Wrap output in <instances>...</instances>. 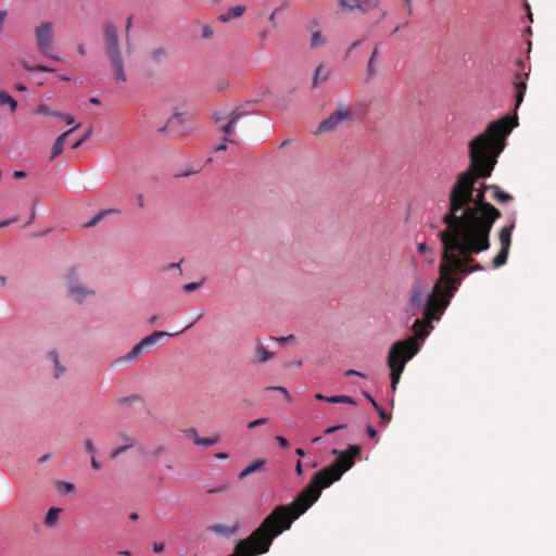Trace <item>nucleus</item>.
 <instances>
[{"instance_id":"nucleus-1","label":"nucleus","mask_w":556,"mask_h":556,"mask_svg":"<svg viewBox=\"0 0 556 556\" xmlns=\"http://www.w3.org/2000/svg\"><path fill=\"white\" fill-rule=\"evenodd\" d=\"M517 116L508 115L488 125L485 130L469 142L470 165L459 174L448 195V211L442 217L445 228L465 231L486 230L490 235L501 212L484 201V189L473 195L478 178L491 176L496 159L504 150L506 137L518 125Z\"/></svg>"},{"instance_id":"nucleus-2","label":"nucleus","mask_w":556,"mask_h":556,"mask_svg":"<svg viewBox=\"0 0 556 556\" xmlns=\"http://www.w3.org/2000/svg\"><path fill=\"white\" fill-rule=\"evenodd\" d=\"M442 243L439 278L450 288V295H454L462 283L458 274H471L484 269L480 263H473V254L489 250L490 235L486 230L465 231L445 228L439 233Z\"/></svg>"},{"instance_id":"nucleus-3","label":"nucleus","mask_w":556,"mask_h":556,"mask_svg":"<svg viewBox=\"0 0 556 556\" xmlns=\"http://www.w3.org/2000/svg\"><path fill=\"white\" fill-rule=\"evenodd\" d=\"M448 290L450 288L441 282L439 278L433 287L432 293L428 295L427 302L424 305V318H417L413 324L415 337L396 341L391 345L387 364L390 368L391 388L393 391L396 390L406 363L419 351L417 339L424 340L428 337L430 330L433 328L432 320L440 319L444 309L450 304V300L453 295H450Z\"/></svg>"},{"instance_id":"nucleus-4","label":"nucleus","mask_w":556,"mask_h":556,"mask_svg":"<svg viewBox=\"0 0 556 556\" xmlns=\"http://www.w3.org/2000/svg\"><path fill=\"white\" fill-rule=\"evenodd\" d=\"M105 56L108 59L112 76L117 84L128 81V75L125 68V61L121 49L119 37L116 27L113 24H105L103 28Z\"/></svg>"},{"instance_id":"nucleus-5","label":"nucleus","mask_w":556,"mask_h":556,"mask_svg":"<svg viewBox=\"0 0 556 556\" xmlns=\"http://www.w3.org/2000/svg\"><path fill=\"white\" fill-rule=\"evenodd\" d=\"M34 33L37 50L45 56L51 58L55 61H62L60 56L51 53L54 39L53 23L43 21L35 27Z\"/></svg>"},{"instance_id":"nucleus-6","label":"nucleus","mask_w":556,"mask_h":556,"mask_svg":"<svg viewBox=\"0 0 556 556\" xmlns=\"http://www.w3.org/2000/svg\"><path fill=\"white\" fill-rule=\"evenodd\" d=\"M353 116L354 111L351 108L340 105L337 111L329 115V117L319 123L315 134L320 135L334 131L339 126L352 119Z\"/></svg>"},{"instance_id":"nucleus-7","label":"nucleus","mask_w":556,"mask_h":556,"mask_svg":"<svg viewBox=\"0 0 556 556\" xmlns=\"http://www.w3.org/2000/svg\"><path fill=\"white\" fill-rule=\"evenodd\" d=\"M169 332L154 331L151 334L144 337L139 343H137L123 358V362L132 363L137 361L141 354L151 345L155 344L160 339L164 337H172Z\"/></svg>"},{"instance_id":"nucleus-8","label":"nucleus","mask_w":556,"mask_h":556,"mask_svg":"<svg viewBox=\"0 0 556 556\" xmlns=\"http://www.w3.org/2000/svg\"><path fill=\"white\" fill-rule=\"evenodd\" d=\"M244 115L242 110L240 108H236L232 110L225 118H223L218 113H215L213 115L215 123L220 124L223 119H225V123L220 125V131L225 136V141H228L231 144L237 143L235 139L231 138V136L235 132L236 125L238 121Z\"/></svg>"},{"instance_id":"nucleus-9","label":"nucleus","mask_w":556,"mask_h":556,"mask_svg":"<svg viewBox=\"0 0 556 556\" xmlns=\"http://www.w3.org/2000/svg\"><path fill=\"white\" fill-rule=\"evenodd\" d=\"M516 66L518 67L514 73V80L513 85L515 87L516 93V109L519 108V105L523 101V97L527 90V79L529 77V71L527 72V65L522 60L516 61Z\"/></svg>"},{"instance_id":"nucleus-10","label":"nucleus","mask_w":556,"mask_h":556,"mask_svg":"<svg viewBox=\"0 0 556 556\" xmlns=\"http://www.w3.org/2000/svg\"><path fill=\"white\" fill-rule=\"evenodd\" d=\"M77 278L78 269L76 267L71 268L65 276L70 295L77 303H81L88 295L93 294V291L76 285Z\"/></svg>"},{"instance_id":"nucleus-11","label":"nucleus","mask_w":556,"mask_h":556,"mask_svg":"<svg viewBox=\"0 0 556 556\" xmlns=\"http://www.w3.org/2000/svg\"><path fill=\"white\" fill-rule=\"evenodd\" d=\"M429 285L422 279H416L412 286L408 304L415 314L424 305L425 295L428 293Z\"/></svg>"},{"instance_id":"nucleus-12","label":"nucleus","mask_w":556,"mask_h":556,"mask_svg":"<svg viewBox=\"0 0 556 556\" xmlns=\"http://www.w3.org/2000/svg\"><path fill=\"white\" fill-rule=\"evenodd\" d=\"M169 58L168 51L164 47H155L150 49L144 56V64L148 68L162 66Z\"/></svg>"},{"instance_id":"nucleus-13","label":"nucleus","mask_w":556,"mask_h":556,"mask_svg":"<svg viewBox=\"0 0 556 556\" xmlns=\"http://www.w3.org/2000/svg\"><path fill=\"white\" fill-rule=\"evenodd\" d=\"M185 115L182 113H174L167 121L162 131L167 130L174 136H184L189 132V129L185 127Z\"/></svg>"},{"instance_id":"nucleus-14","label":"nucleus","mask_w":556,"mask_h":556,"mask_svg":"<svg viewBox=\"0 0 556 556\" xmlns=\"http://www.w3.org/2000/svg\"><path fill=\"white\" fill-rule=\"evenodd\" d=\"M240 525L238 521L231 523H214L207 526L206 530L222 538H230L238 533Z\"/></svg>"},{"instance_id":"nucleus-15","label":"nucleus","mask_w":556,"mask_h":556,"mask_svg":"<svg viewBox=\"0 0 556 556\" xmlns=\"http://www.w3.org/2000/svg\"><path fill=\"white\" fill-rule=\"evenodd\" d=\"M79 127H80V123L76 124L73 128L66 130L65 132L61 134L56 138V140L52 147L51 160H54L63 152V148H64L66 138L70 136V134H72L75 129H77Z\"/></svg>"},{"instance_id":"nucleus-16","label":"nucleus","mask_w":556,"mask_h":556,"mask_svg":"<svg viewBox=\"0 0 556 556\" xmlns=\"http://www.w3.org/2000/svg\"><path fill=\"white\" fill-rule=\"evenodd\" d=\"M254 353H255V357H256L257 362L261 364L269 362L275 356V353L268 351L261 341H257L255 343Z\"/></svg>"},{"instance_id":"nucleus-17","label":"nucleus","mask_w":556,"mask_h":556,"mask_svg":"<svg viewBox=\"0 0 556 556\" xmlns=\"http://www.w3.org/2000/svg\"><path fill=\"white\" fill-rule=\"evenodd\" d=\"M245 12L244 5H237L233 8L228 9L224 14H220L218 20L222 23H227L233 18L241 17Z\"/></svg>"},{"instance_id":"nucleus-18","label":"nucleus","mask_w":556,"mask_h":556,"mask_svg":"<svg viewBox=\"0 0 556 556\" xmlns=\"http://www.w3.org/2000/svg\"><path fill=\"white\" fill-rule=\"evenodd\" d=\"M48 358L53 364V377L55 379H59L60 377H62L65 374L66 368L62 365V363L60 361V357H59V354L56 353V351L49 352Z\"/></svg>"},{"instance_id":"nucleus-19","label":"nucleus","mask_w":556,"mask_h":556,"mask_svg":"<svg viewBox=\"0 0 556 556\" xmlns=\"http://www.w3.org/2000/svg\"><path fill=\"white\" fill-rule=\"evenodd\" d=\"M338 3L344 11H353L357 9L365 12L367 10V3L364 0H338Z\"/></svg>"},{"instance_id":"nucleus-20","label":"nucleus","mask_w":556,"mask_h":556,"mask_svg":"<svg viewBox=\"0 0 556 556\" xmlns=\"http://www.w3.org/2000/svg\"><path fill=\"white\" fill-rule=\"evenodd\" d=\"M483 188L492 190L491 199L494 201L506 203L513 200V197L509 193L502 191L497 186L483 185Z\"/></svg>"},{"instance_id":"nucleus-21","label":"nucleus","mask_w":556,"mask_h":556,"mask_svg":"<svg viewBox=\"0 0 556 556\" xmlns=\"http://www.w3.org/2000/svg\"><path fill=\"white\" fill-rule=\"evenodd\" d=\"M265 464H266L265 459L255 460L254 463L250 464L249 466H247L244 469H242L239 472L238 479L239 480L245 479L248 476L258 471Z\"/></svg>"},{"instance_id":"nucleus-22","label":"nucleus","mask_w":556,"mask_h":556,"mask_svg":"<svg viewBox=\"0 0 556 556\" xmlns=\"http://www.w3.org/2000/svg\"><path fill=\"white\" fill-rule=\"evenodd\" d=\"M514 229V224L510 226L503 227L500 231V243L501 248H510L511 243V231Z\"/></svg>"},{"instance_id":"nucleus-23","label":"nucleus","mask_w":556,"mask_h":556,"mask_svg":"<svg viewBox=\"0 0 556 556\" xmlns=\"http://www.w3.org/2000/svg\"><path fill=\"white\" fill-rule=\"evenodd\" d=\"M61 511V508L51 507L45 517V525L49 528L56 526Z\"/></svg>"},{"instance_id":"nucleus-24","label":"nucleus","mask_w":556,"mask_h":556,"mask_svg":"<svg viewBox=\"0 0 556 556\" xmlns=\"http://www.w3.org/2000/svg\"><path fill=\"white\" fill-rule=\"evenodd\" d=\"M509 249L501 248L498 253L492 260L493 268H498L507 263Z\"/></svg>"},{"instance_id":"nucleus-25","label":"nucleus","mask_w":556,"mask_h":556,"mask_svg":"<svg viewBox=\"0 0 556 556\" xmlns=\"http://www.w3.org/2000/svg\"><path fill=\"white\" fill-rule=\"evenodd\" d=\"M20 64L23 66V68H25L26 71H30V72H45V73H49V72H53L54 68H51V67H48L46 65H29L27 63V61L25 60H21L20 61Z\"/></svg>"},{"instance_id":"nucleus-26","label":"nucleus","mask_w":556,"mask_h":556,"mask_svg":"<svg viewBox=\"0 0 556 556\" xmlns=\"http://www.w3.org/2000/svg\"><path fill=\"white\" fill-rule=\"evenodd\" d=\"M0 105H9L11 111L14 112L17 102L8 92L0 91Z\"/></svg>"},{"instance_id":"nucleus-27","label":"nucleus","mask_w":556,"mask_h":556,"mask_svg":"<svg viewBox=\"0 0 556 556\" xmlns=\"http://www.w3.org/2000/svg\"><path fill=\"white\" fill-rule=\"evenodd\" d=\"M372 406L381 418L380 425L386 426L388 422H390L392 418L391 414H387L376 401H372Z\"/></svg>"},{"instance_id":"nucleus-28","label":"nucleus","mask_w":556,"mask_h":556,"mask_svg":"<svg viewBox=\"0 0 556 556\" xmlns=\"http://www.w3.org/2000/svg\"><path fill=\"white\" fill-rule=\"evenodd\" d=\"M115 212H116L115 210L102 211L99 214H97L92 219L87 222L85 224V227L86 228H91V227L96 226L100 220H102L108 214L115 213Z\"/></svg>"},{"instance_id":"nucleus-29","label":"nucleus","mask_w":556,"mask_h":556,"mask_svg":"<svg viewBox=\"0 0 556 556\" xmlns=\"http://www.w3.org/2000/svg\"><path fill=\"white\" fill-rule=\"evenodd\" d=\"M325 42H326V39L324 38V36L321 35V33L319 30L313 31L312 39H311V47L313 49L324 46Z\"/></svg>"},{"instance_id":"nucleus-30","label":"nucleus","mask_w":556,"mask_h":556,"mask_svg":"<svg viewBox=\"0 0 556 556\" xmlns=\"http://www.w3.org/2000/svg\"><path fill=\"white\" fill-rule=\"evenodd\" d=\"M326 402L337 404V403H346V404H355L352 397L348 395H331L326 399Z\"/></svg>"},{"instance_id":"nucleus-31","label":"nucleus","mask_w":556,"mask_h":556,"mask_svg":"<svg viewBox=\"0 0 556 556\" xmlns=\"http://www.w3.org/2000/svg\"><path fill=\"white\" fill-rule=\"evenodd\" d=\"M140 401H141L140 395L131 394V395H128V396L119 397L117 400V403L121 406H125V405H128V404H135V403L140 402Z\"/></svg>"},{"instance_id":"nucleus-32","label":"nucleus","mask_w":556,"mask_h":556,"mask_svg":"<svg viewBox=\"0 0 556 556\" xmlns=\"http://www.w3.org/2000/svg\"><path fill=\"white\" fill-rule=\"evenodd\" d=\"M135 445V440L129 439V444H124L122 446H118L114 451L111 452V458H116L124 452H126L128 448L132 447Z\"/></svg>"},{"instance_id":"nucleus-33","label":"nucleus","mask_w":556,"mask_h":556,"mask_svg":"<svg viewBox=\"0 0 556 556\" xmlns=\"http://www.w3.org/2000/svg\"><path fill=\"white\" fill-rule=\"evenodd\" d=\"M203 281H204V280L197 281V282H189V283H186V285H184L182 290H184L186 293H191V292H193V291L198 290V289L203 285Z\"/></svg>"},{"instance_id":"nucleus-34","label":"nucleus","mask_w":556,"mask_h":556,"mask_svg":"<svg viewBox=\"0 0 556 556\" xmlns=\"http://www.w3.org/2000/svg\"><path fill=\"white\" fill-rule=\"evenodd\" d=\"M219 441V435H215L213 438H200L198 445H203L205 447L214 445Z\"/></svg>"},{"instance_id":"nucleus-35","label":"nucleus","mask_w":556,"mask_h":556,"mask_svg":"<svg viewBox=\"0 0 556 556\" xmlns=\"http://www.w3.org/2000/svg\"><path fill=\"white\" fill-rule=\"evenodd\" d=\"M184 432L189 439L193 440V442L198 444V442L200 441V437L195 428L186 429Z\"/></svg>"},{"instance_id":"nucleus-36","label":"nucleus","mask_w":556,"mask_h":556,"mask_svg":"<svg viewBox=\"0 0 556 556\" xmlns=\"http://www.w3.org/2000/svg\"><path fill=\"white\" fill-rule=\"evenodd\" d=\"M84 446H85L87 453L90 454V456L96 454V446L91 439H89V438L85 439Z\"/></svg>"},{"instance_id":"nucleus-37","label":"nucleus","mask_w":556,"mask_h":556,"mask_svg":"<svg viewBox=\"0 0 556 556\" xmlns=\"http://www.w3.org/2000/svg\"><path fill=\"white\" fill-rule=\"evenodd\" d=\"M228 489H229V484L224 483V484L217 485V486H215V488L208 489V490L206 491V493H207V494L223 493V492L228 491Z\"/></svg>"},{"instance_id":"nucleus-38","label":"nucleus","mask_w":556,"mask_h":556,"mask_svg":"<svg viewBox=\"0 0 556 556\" xmlns=\"http://www.w3.org/2000/svg\"><path fill=\"white\" fill-rule=\"evenodd\" d=\"M267 424H268V418H258V419L250 421L248 424V428L249 429H254L256 427L264 426V425H267Z\"/></svg>"},{"instance_id":"nucleus-39","label":"nucleus","mask_w":556,"mask_h":556,"mask_svg":"<svg viewBox=\"0 0 556 556\" xmlns=\"http://www.w3.org/2000/svg\"><path fill=\"white\" fill-rule=\"evenodd\" d=\"M90 130L87 131L81 138H79L76 142L73 143L72 149L76 150L78 149L86 140H88L90 136Z\"/></svg>"},{"instance_id":"nucleus-40","label":"nucleus","mask_w":556,"mask_h":556,"mask_svg":"<svg viewBox=\"0 0 556 556\" xmlns=\"http://www.w3.org/2000/svg\"><path fill=\"white\" fill-rule=\"evenodd\" d=\"M53 116L54 117H58V118H63L66 121L67 124H73L74 123V116L70 115V114H65V113H53Z\"/></svg>"},{"instance_id":"nucleus-41","label":"nucleus","mask_w":556,"mask_h":556,"mask_svg":"<svg viewBox=\"0 0 556 556\" xmlns=\"http://www.w3.org/2000/svg\"><path fill=\"white\" fill-rule=\"evenodd\" d=\"M377 54V49L374 50L372 54H371V58L369 59L368 61V65H367V70H368V74L369 75H372L374 72H375V68H374V59Z\"/></svg>"},{"instance_id":"nucleus-42","label":"nucleus","mask_w":556,"mask_h":556,"mask_svg":"<svg viewBox=\"0 0 556 556\" xmlns=\"http://www.w3.org/2000/svg\"><path fill=\"white\" fill-rule=\"evenodd\" d=\"M213 36V29L208 25H204L202 29V37L210 39Z\"/></svg>"},{"instance_id":"nucleus-43","label":"nucleus","mask_w":556,"mask_h":556,"mask_svg":"<svg viewBox=\"0 0 556 556\" xmlns=\"http://www.w3.org/2000/svg\"><path fill=\"white\" fill-rule=\"evenodd\" d=\"M229 87V83L228 80L226 79H219L217 83H216V89L218 91H223L225 89H227Z\"/></svg>"},{"instance_id":"nucleus-44","label":"nucleus","mask_w":556,"mask_h":556,"mask_svg":"<svg viewBox=\"0 0 556 556\" xmlns=\"http://www.w3.org/2000/svg\"><path fill=\"white\" fill-rule=\"evenodd\" d=\"M37 112L39 114H45V115H51L53 116V111H51L47 105H40L37 110Z\"/></svg>"},{"instance_id":"nucleus-45","label":"nucleus","mask_w":556,"mask_h":556,"mask_svg":"<svg viewBox=\"0 0 556 556\" xmlns=\"http://www.w3.org/2000/svg\"><path fill=\"white\" fill-rule=\"evenodd\" d=\"M268 390H277V391L281 392L287 400H290V394H289L288 390L283 387H271V388H268Z\"/></svg>"},{"instance_id":"nucleus-46","label":"nucleus","mask_w":556,"mask_h":556,"mask_svg":"<svg viewBox=\"0 0 556 556\" xmlns=\"http://www.w3.org/2000/svg\"><path fill=\"white\" fill-rule=\"evenodd\" d=\"M276 441L283 448L288 447V445H289L288 440L285 437H282V435H277L276 437Z\"/></svg>"},{"instance_id":"nucleus-47","label":"nucleus","mask_w":556,"mask_h":556,"mask_svg":"<svg viewBox=\"0 0 556 556\" xmlns=\"http://www.w3.org/2000/svg\"><path fill=\"white\" fill-rule=\"evenodd\" d=\"M165 549V544L162 542H154L153 543V551L155 553H162Z\"/></svg>"},{"instance_id":"nucleus-48","label":"nucleus","mask_w":556,"mask_h":556,"mask_svg":"<svg viewBox=\"0 0 556 556\" xmlns=\"http://www.w3.org/2000/svg\"><path fill=\"white\" fill-rule=\"evenodd\" d=\"M90 465L94 470H99L101 468L100 463L97 460L96 456H90Z\"/></svg>"},{"instance_id":"nucleus-49","label":"nucleus","mask_w":556,"mask_h":556,"mask_svg":"<svg viewBox=\"0 0 556 556\" xmlns=\"http://www.w3.org/2000/svg\"><path fill=\"white\" fill-rule=\"evenodd\" d=\"M344 428H345V425H337V426H333V427H330V428L326 429L325 432L327 434H331V433H333V432H336V431H338L340 429H344Z\"/></svg>"},{"instance_id":"nucleus-50","label":"nucleus","mask_w":556,"mask_h":556,"mask_svg":"<svg viewBox=\"0 0 556 556\" xmlns=\"http://www.w3.org/2000/svg\"><path fill=\"white\" fill-rule=\"evenodd\" d=\"M228 141H225V136L223 137V141L215 148L216 152L225 151L227 149Z\"/></svg>"},{"instance_id":"nucleus-51","label":"nucleus","mask_w":556,"mask_h":556,"mask_svg":"<svg viewBox=\"0 0 556 556\" xmlns=\"http://www.w3.org/2000/svg\"><path fill=\"white\" fill-rule=\"evenodd\" d=\"M321 70H323V66H321V65H319V66L316 68V71H315V73H314V78H313V86H316V85H317V80H318V78H319V75H320Z\"/></svg>"},{"instance_id":"nucleus-52","label":"nucleus","mask_w":556,"mask_h":556,"mask_svg":"<svg viewBox=\"0 0 556 556\" xmlns=\"http://www.w3.org/2000/svg\"><path fill=\"white\" fill-rule=\"evenodd\" d=\"M344 375H345V376H348V377H349V376H354V375H355V376H358V377L365 378V375H364V374H362V372H359V371H357V370H354V369H349V370H346V371L344 372Z\"/></svg>"},{"instance_id":"nucleus-53","label":"nucleus","mask_w":556,"mask_h":556,"mask_svg":"<svg viewBox=\"0 0 556 556\" xmlns=\"http://www.w3.org/2000/svg\"><path fill=\"white\" fill-rule=\"evenodd\" d=\"M27 176L26 172L24 170H15L13 173V177L16 178V179H23Z\"/></svg>"},{"instance_id":"nucleus-54","label":"nucleus","mask_w":556,"mask_h":556,"mask_svg":"<svg viewBox=\"0 0 556 556\" xmlns=\"http://www.w3.org/2000/svg\"><path fill=\"white\" fill-rule=\"evenodd\" d=\"M366 432L369 435V438H376L377 437V431L374 429L372 426H367L366 427Z\"/></svg>"},{"instance_id":"nucleus-55","label":"nucleus","mask_w":556,"mask_h":556,"mask_svg":"<svg viewBox=\"0 0 556 556\" xmlns=\"http://www.w3.org/2000/svg\"><path fill=\"white\" fill-rule=\"evenodd\" d=\"M16 222H17V218L2 220V222H0V229L4 228L13 223H16Z\"/></svg>"},{"instance_id":"nucleus-56","label":"nucleus","mask_w":556,"mask_h":556,"mask_svg":"<svg viewBox=\"0 0 556 556\" xmlns=\"http://www.w3.org/2000/svg\"><path fill=\"white\" fill-rule=\"evenodd\" d=\"M7 15H8L7 11H4V10L0 11V30L3 27V24H4V21L7 18Z\"/></svg>"},{"instance_id":"nucleus-57","label":"nucleus","mask_w":556,"mask_h":556,"mask_svg":"<svg viewBox=\"0 0 556 556\" xmlns=\"http://www.w3.org/2000/svg\"><path fill=\"white\" fill-rule=\"evenodd\" d=\"M295 472L298 476H302L303 475V468H302V462L301 460H298L296 464H295Z\"/></svg>"},{"instance_id":"nucleus-58","label":"nucleus","mask_w":556,"mask_h":556,"mask_svg":"<svg viewBox=\"0 0 556 556\" xmlns=\"http://www.w3.org/2000/svg\"><path fill=\"white\" fill-rule=\"evenodd\" d=\"M279 11V9H276L269 16V22L274 27H276V14Z\"/></svg>"},{"instance_id":"nucleus-59","label":"nucleus","mask_w":556,"mask_h":556,"mask_svg":"<svg viewBox=\"0 0 556 556\" xmlns=\"http://www.w3.org/2000/svg\"><path fill=\"white\" fill-rule=\"evenodd\" d=\"M417 249H418V251H419L420 253H424V252H426V251H429V250H430V249L428 248V245H427L425 242L419 243V244H418V247H417Z\"/></svg>"},{"instance_id":"nucleus-60","label":"nucleus","mask_w":556,"mask_h":556,"mask_svg":"<svg viewBox=\"0 0 556 556\" xmlns=\"http://www.w3.org/2000/svg\"><path fill=\"white\" fill-rule=\"evenodd\" d=\"M63 486H64L65 492H67V493L72 492L74 490V484L70 483V482H64Z\"/></svg>"},{"instance_id":"nucleus-61","label":"nucleus","mask_w":556,"mask_h":556,"mask_svg":"<svg viewBox=\"0 0 556 556\" xmlns=\"http://www.w3.org/2000/svg\"><path fill=\"white\" fill-rule=\"evenodd\" d=\"M215 457L217 459H228L229 458V455L227 453H224V452H219V453H216L215 454Z\"/></svg>"},{"instance_id":"nucleus-62","label":"nucleus","mask_w":556,"mask_h":556,"mask_svg":"<svg viewBox=\"0 0 556 556\" xmlns=\"http://www.w3.org/2000/svg\"><path fill=\"white\" fill-rule=\"evenodd\" d=\"M361 40H355L351 46L350 48L348 49V53H350L353 49H355L356 47H358L361 45Z\"/></svg>"},{"instance_id":"nucleus-63","label":"nucleus","mask_w":556,"mask_h":556,"mask_svg":"<svg viewBox=\"0 0 556 556\" xmlns=\"http://www.w3.org/2000/svg\"><path fill=\"white\" fill-rule=\"evenodd\" d=\"M180 266L179 263H170L166 266V269L167 270H170V269H174V268H178Z\"/></svg>"},{"instance_id":"nucleus-64","label":"nucleus","mask_w":556,"mask_h":556,"mask_svg":"<svg viewBox=\"0 0 556 556\" xmlns=\"http://www.w3.org/2000/svg\"><path fill=\"white\" fill-rule=\"evenodd\" d=\"M51 457V454H45L43 456H41L38 462L40 464L45 463L46 460H48L49 458Z\"/></svg>"}]
</instances>
